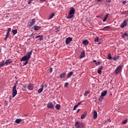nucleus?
<instances>
[{
    "label": "nucleus",
    "mask_w": 128,
    "mask_h": 128,
    "mask_svg": "<svg viewBox=\"0 0 128 128\" xmlns=\"http://www.w3.org/2000/svg\"><path fill=\"white\" fill-rule=\"evenodd\" d=\"M16 84H18V81L16 82V84L12 88V98H14V96L18 94V91L16 90Z\"/></svg>",
    "instance_id": "nucleus-3"
},
{
    "label": "nucleus",
    "mask_w": 128,
    "mask_h": 128,
    "mask_svg": "<svg viewBox=\"0 0 128 128\" xmlns=\"http://www.w3.org/2000/svg\"><path fill=\"white\" fill-rule=\"evenodd\" d=\"M122 70V66L120 65L118 66L114 70L116 74H118Z\"/></svg>",
    "instance_id": "nucleus-4"
},
{
    "label": "nucleus",
    "mask_w": 128,
    "mask_h": 128,
    "mask_svg": "<svg viewBox=\"0 0 128 128\" xmlns=\"http://www.w3.org/2000/svg\"><path fill=\"white\" fill-rule=\"evenodd\" d=\"M34 36V33H32V34H31L30 35V36Z\"/></svg>",
    "instance_id": "nucleus-51"
},
{
    "label": "nucleus",
    "mask_w": 128,
    "mask_h": 128,
    "mask_svg": "<svg viewBox=\"0 0 128 128\" xmlns=\"http://www.w3.org/2000/svg\"><path fill=\"white\" fill-rule=\"evenodd\" d=\"M80 109H78L76 112L77 113L78 112H80Z\"/></svg>",
    "instance_id": "nucleus-49"
},
{
    "label": "nucleus",
    "mask_w": 128,
    "mask_h": 128,
    "mask_svg": "<svg viewBox=\"0 0 128 128\" xmlns=\"http://www.w3.org/2000/svg\"><path fill=\"white\" fill-rule=\"evenodd\" d=\"M86 56V52L84 50L82 51L81 54H80L79 58H84Z\"/></svg>",
    "instance_id": "nucleus-10"
},
{
    "label": "nucleus",
    "mask_w": 128,
    "mask_h": 128,
    "mask_svg": "<svg viewBox=\"0 0 128 128\" xmlns=\"http://www.w3.org/2000/svg\"><path fill=\"white\" fill-rule=\"evenodd\" d=\"M126 24H128V20L126 19L122 22L120 26L122 28H124L126 26Z\"/></svg>",
    "instance_id": "nucleus-7"
},
{
    "label": "nucleus",
    "mask_w": 128,
    "mask_h": 128,
    "mask_svg": "<svg viewBox=\"0 0 128 128\" xmlns=\"http://www.w3.org/2000/svg\"><path fill=\"white\" fill-rule=\"evenodd\" d=\"M22 120V119H16L15 121V122H16V124H20Z\"/></svg>",
    "instance_id": "nucleus-28"
},
{
    "label": "nucleus",
    "mask_w": 128,
    "mask_h": 128,
    "mask_svg": "<svg viewBox=\"0 0 128 128\" xmlns=\"http://www.w3.org/2000/svg\"><path fill=\"white\" fill-rule=\"evenodd\" d=\"M106 94H108V91L104 90L102 92L100 96L99 97L98 100H104V96H106Z\"/></svg>",
    "instance_id": "nucleus-6"
},
{
    "label": "nucleus",
    "mask_w": 128,
    "mask_h": 128,
    "mask_svg": "<svg viewBox=\"0 0 128 128\" xmlns=\"http://www.w3.org/2000/svg\"><path fill=\"white\" fill-rule=\"evenodd\" d=\"M56 110H60V104H56L55 106Z\"/></svg>",
    "instance_id": "nucleus-26"
},
{
    "label": "nucleus",
    "mask_w": 128,
    "mask_h": 128,
    "mask_svg": "<svg viewBox=\"0 0 128 128\" xmlns=\"http://www.w3.org/2000/svg\"><path fill=\"white\" fill-rule=\"evenodd\" d=\"M124 35L125 36H128V33L126 32H125Z\"/></svg>",
    "instance_id": "nucleus-45"
},
{
    "label": "nucleus",
    "mask_w": 128,
    "mask_h": 128,
    "mask_svg": "<svg viewBox=\"0 0 128 128\" xmlns=\"http://www.w3.org/2000/svg\"><path fill=\"white\" fill-rule=\"evenodd\" d=\"M44 86L43 84H42V88H40L38 90V94H40L42 92V90H44Z\"/></svg>",
    "instance_id": "nucleus-15"
},
{
    "label": "nucleus",
    "mask_w": 128,
    "mask_h": 128,
    "mask_svg": "<svg viewBox=\"0 0 128 128\" xmlns=\"http://www.w3.org/2000/svg\"><path fill=\"white\" fill-rule=\"evenodd\" d=\"M74 74V72H70L69 73H68V76H67V78H70V76H72V74Z\"/></svg>",
    "instance_id": "nucleus-19"
},
{
    "label": "nucleus",
    "mask_w": 128,
    "mask_h": 128,
    "mask_svg": "<svg viewBox=\"0 0 128 128\" xmlns=\"http://www.w3.org/2000/svg\"><path fill=\"white\" fill-rule=\"evenodd\" d=\"M124 35H122V38H124Z\"/></svg>",
    "instance_id": "nucleus-54"
},
{
    "label": "nucleus",
    "mask_w": 128,
    "mask_h": 128,
    "mask_svg": "<svg viewBox=\"0 0 128 128\" xmlns=\"http://www.w3.org/2000/svg\"><path fill=\"white\" fill-rule=\"evenodd\" d=\"M12 30L11 28H8L7 31V32H10V31Z\"/></svg>",
    "instance_id": "nucleus-39"
},
{
    "label": "nucleus",
    "mask_w": 128,
    "mask_h": 128,
    "mask_svg": "<svg viewBox=\"0 0 128 128\" xmlns=\"http://www.w3.org/2000/svg\"><path fill=\"white\" fill-rule=\"evenodd\" d=\"M94 62H96V60H93Z\"/></svg>",
    "instance_id": "nucleus-52"
},
{
    "label": "nucleus",
    "mask_w": 128,
    "mask_h": 128,
    "mask_svg": "<svg viewBox=\"0 0 128 128\" xmlns=\"http://www.w3.org/2000/svg\"><path fill=\"white\" fill-rule=\"evenodd\" d=\"M108 17V13L106 14L104 16V18L103 19L102 22H104L106 21V18Z\"/></svg>",
    "instance_id": "nucleus-24"
},
{
    "label": "nucleus",
    "mask_w": 128,
    "mask_h": 128,
    "mask_svg": "<svg viewBox=\"0 0 128 128\" xmlns=\"http://www.w3.org/2000/svg\"><path fill=\"white\" fill-rule=\"evenodd\" d=\"M39 38V40H44V37L42 36H38L35 38Z\"/></svg>",
    "instance_id": "nucleus-23"
},
{
    "label": "nucleus",
    "mask_w": 128,
    "mask_h": 128,
    "mask_svg": "<svg viewBox=\"0 0 128 128\" xmlns=\"http://www.w3.org/2000/svg\"><path fill=\"white\" fill-rule=\"evenodd\" d=\"M108 121L110 122V120H108Z\"/></svg>",
    "instance_id": "nucleus-58"
},
{
    "label": "nucleus",
    "mask_w": 128,
    "mask_h": 128,
    "mask_svg": "<svg viewBox=\"0 0 128 128\" xmlns=\"http://www.w3.org/2000/svg\"><path fill=\"white\" fill-rule=\"evenodd\" d=\"M66 73L64 72L63 74H61L60 76V78H64V76H66Z\"/></svg>",
    "instance_id": "nucleus-25"
},
{
    "label": "nucleus",
    "mask_w": 128,
    "mask_h": 128,
    "mask_svg": "<svg viewBox=\"0 0 128 128\" xmlns=\"http://www.w3.org/2000/svg\"><path fill=\"white\" fill-rule=\"evenodd\" d=\"M80 104H82V102H84V100H82L81 102H80Z\"/></svg>",
    "instance_id": "nucleus-55"
},
{
    "label": "nucleus",
    "mask_w": 128,
    "mask_h": 128,
    "mask_svg": "<svg viewBox=\"0 0 128 128\" xmlns=\"http://www.w3.org/2000/svg\"><path fill=\"white\" fill-rule=\"evenodd\" d=\"M96 18H100V16H96Z\"/></svg>",
    "instance_id": "nucleus-57"
},
{
    "label": "nucleus",
    "mask_w": 128,
    "mask_h": 128,
    "mask_svg": "<svg viewBox=\"0 0 128 128\" xmlns=\"http://www.w3.org/2000/svg\"><path fill=\"white\" fill-rule=\"evenodd\" d=\"M4 64H6L4 63V61L2 62L0 64V68H2V66H4Z\"/></svg>",
    "instance_id": "nucleus-31"
},
{
    "label": "nucleus",
    "mask_w": 128,
    "mask_h": 128,
    "mask_svg": "<svg viewBox=\"0 0 128 128\" xmlns=\"http://www.w3.org/2000/svg\"><path fill=\"white\" fill-rule=\"evenodd\" d=\"M70 42H72V38L71 37H68L66 40V44H70Z\"/></svg>",
    "instance_id": "nucleus-9"
},
{
    "label": "nucleus",
    "mask_w": 128,
    "mask_h": 128,
    "mask_svg": "<svg viewBox=\"0 0 128 128\" xmlns=\"http://www.w3.org/2000/svg\"><path fill=\"white\" fill-rule=\"evenodd\" d=\"M24 116H28V114H24Z\"/></svg>",
    "instance_id": "nucleus-56"
},
{
    "label": "nucleus",
    "mask_w": 128,
    "mask_h": 128,
    "mask_svg": "<svg viewBox=\"0 0 128 128\" xmlns=\"http://www.w3.org/2000/svg\"><path fill=\"white\" fill-rule=\"evenodd\" d=\"M104 69V66H100L98 70V73L99 74H102V70Z\"/></svg>",
    "instance_id": "nucleus-13"
},
{
    "label": "nucleus",
    "mask_w": 128,
    "mask_h": 128,
    "mask_svg": "<svg viewBox=\"0 0 128 128\" xmlns=\"http://www.w3.org/2000/svg\"><path fill=\"white\" fill-rule=\"evenodd\" d=\"M32 50H31L27 52L26 54L20 58V62H26L28 61V60L32 56Z\"/></svg>",
    "instance_id": "nucleus-1"
},
{
    "label": "nucleus",
    "mask_w": 128,
    "mask_h": 128,
    "mask_svg": "<svg viewBox=\"0 0 128 128\" xmlns=\"http://www.w3.org/2000/svg\"><path fill=\"white\" fill-rule=\"evenodd\" d=\"M96 66H100V62H96Z\"/></svg>",
    "instance_id": "nucleus-37"
},
{
    "label": "nucleus",
    "mask_w": 128,
    "mask_h": 128,
    "mask_svg": "<svg viewBox=\"0 0 128 128\" xmlns=\"http://www.w3.org/2000/svg\"><path fill=\"white\" fill-rule=\"evenodd\" d=\"M34 24H36V19L33 18L32 20V22H30L29 25L30 26H34Z\"/></svg>",
    "instance_id": "nucleus-14"
},
{
    "label": "nucleus",
    "mask_w": 128,
    "mask_h": 128,
    "mask_svg": "<svg viewBox=\"0 0 128 128\" xmlns=\"http://www.w3.org/2000/svg\"><path fill=\"white\" fill-rule=\"evenodd\" d=\"M12 32L13 36H15V34H18V30H12Z\"/></svg>",
    "instance_id": "nucleus-27"
},
{
    "label": "nucleus",
    "mask_w": 128,
    "mask_h": 128,
    "mask_svg": "<svg viewBox=\"0 0 128 128\" xmlns=\"http://www.w3.org/2000/svg\"><path fill=\"white\" fill-rule=\"evenodd\" d=\"M122 4H126V0H124L122 2Z\"/></svg>",
    "instance_id": "nucleus-42"
},
{
    "label": "nucleus",
    "mask_w": 128,
    "mask_h": 128,
    "mask_svg": "<svg viewBox=\"0 0 128 128\" xmlns=\"http://www.w3.org/2000/svg\"><path fill=\"white\" fill-rule=\"evenodd\" d=\"M52 68H50V73H52Z\"/></svg>",
    "instance_id": "nucleus-46"
},
{
    "label": "nucleus",
    "mask_w": 128,
    "mask_h": 128,
    "mask_svg": "<svg viewBox=\"0 0 128 128\" xmlns=\"http://www.w3.org/2000/svg\"><path fill=\"white\" fill-rule=\"evenodd\" d=\"M110 26H106L104 27L102 29V30H110Z\"/></svg>",
    "instance_id": "nucleus-20"
},
{
    "label": "nucleus",
    "mask_w": 128,
    "mask_h": 128,
    "mask_svg": "<svg viewBox=\"0 0 128 128\" xmlns=\"http://www.w3.org/2000/svg\"><path fill=\"white\" fill-rule=\"evenodd\" d=\"M6 36H8H8H10V32H6Z\"/></svg>",
    "instance_id": "nucleus-41"
},
{
    "label": "nucleus",
    "mask_w": 128,
    "mask_h": 128,
    "mask_svg": "<svg viewBox=\"0 0 128 128\" xmlns=\"http://www.w3.org/2000/svg\"><path fill=\"white\" fill-rule=\"evenodd\" d=\"M46 0H40V2L42 3L44 2H46Z\"/></svg>",
    "instance_id": "nucleus-43"
},
{
    "label": "nucleus",
    "mask_w": 128,
    "mask_h": 128,
    "mask_svg": "<svg viewBox=\"0 0 128 128\" xmlns=\"http://www.w3.org/2000/svg\"><path fill=\"white\" fill-rule=\"evenodd\" d=\"M47 108H51V110H54V105L52 102H50L47 104Z\"/></svg>",
    "instance_id": "nucleus-8"
},
{
    "label": "nucleus",
    "mask_w": 128,
    "mask_h": 128,
    "mask_svg": "<svg viewBox=\"0 0 128 128\" xmlns=\"http://www.w3.org/2000/svg\"><path fill=\"white\" fill-rule=\"evenodd\" d=\"M12 62V60L11 59H8L6 61L5 64L6 66H8V64H10Z\"/></svg>",
    "instance_id": "nucleus-12"
},
{
    "label": "nucleus",
    "mask_w": 128,
    "mask_h": 128,
    "mask_svg": "<svg viewBox=\"0 0 128 128\" xmlns=\"http://www.w3.org/2000/svg\"><path fill=\"white\" fill-rule=\"evenodd\" d=\"M102 0H97V2H100L102 1Z\"/></svg>",
    "instance_id": "nucleus-50"
},
{
    "label": "nucleus",
    "mask_w": 128,
    "mask_h": 128,
    "mask_svg": "<svg viewBox=\"0 0 128 128\" xmlns=\"http://www.w3.org/2000/svg\"><path fill=\"white\" fill-rule=\"evenodd\" d=\"M118 58H120V56H115L113 58V60H118Z\"/></svg>",
    "instance_id": "nucleus-29"
},
{
    "label": "nucleus",
    "mask_w": 128,
    "mask_h": 128,
    "mask_svg": "<svg viewBox=\"0 0 128 128\" xmlns=\"http://www.w3.org/2000/svg\"><path fill=\"white\" fill-rule=\"evenodd\" d=\"M108 60H112V54H108Z\"/></svg>",
    "instance_id": "nucleus-30"
},
{
    "label": "nucleus",
    "mask_w": 128,
    "mask_h": 128,
    "mask_svg": "<svg viewBox=\"0 0 128 128\" xmlns=\"http://www.w3.org/2000/svg\"><path fill=\"white\" fill-rule=\"evenodd\" d=\"M89 94L90 92H88V91H86L84 94V96H88V94Z\"/></svg>",
    "instance_id": "nucleus-32"
},
{
    "label": "nucleus",
    "mask_w": 128,
    "mask_h": 128,
    "mask_svg": "<svg viewBox=\"0 0 128 128\" xmlns=\"http://www.w3.org/2000/svg\"><path fill=\"white\" fill-rule=\"evenodd\" d=\"M126 122H128V120L126 119L122 121V124H126Z\"/></svg>",
    "instance_id": "nucleus-34"
},
{
    "label": "nucleus",
    "mask_w": 128,
    "mask_h": 128,
    "mask_svg": "<svg viewBox=\"0 0 128 128\" xmlns=\"http://www.w3.org/2000/svg\"><path fill=\"white\" fill-rule=\"evenodd\" d=\"M100 44V43H98V44Z\"/></svg>",
    "instance_id": "nucleus-59"
},
{
    "label": "nucleus",
    "mask_w": 128,
    "mask_h": 128,
    "mask_svg": "<svg viewBox=\"0 0 128 128\" xmlns=\"http://www.w3.org/2000/svg\"><path fill=\"white\" fill-rule=\"evenodd\" d=\"M33 0H29L28 1V4H30L32 3V2Z\"/></svg>",
    "instance_id": "nucleus-40"
},
{
    "label": "nucleus",
    "mask_w": 128,
    "mask_h": 128,
    "mask_svg": "<svg viewBox=\"0 0 128 128\" xmlns=\"http://www.w3.org/2000/svg\"><path fill=\"white\" fill-rule=\"evenodd\" d=\"M28 64V61H26V62L24 64V66H26Z\"/></svg>",
    "instance_id": "nucleus-36"
},
{
    "label": "nucleus",
    "mask_w": 128,
    "mask_h": 128,
    "mask_svg": "<svg viewBox=\"0 0 128 128\" xmlns=\"http://www.w3.org/2000/svg\"><path fill=\"white\" fill-rule=\"evenodd\" d=\"M82 44L84 46H88V44H90V42L88 40H83Z\"/></svg>",
    "instance_id": "nucleus-18"
},
{
    "label": "nucleus",
    "mask_w": 128,
    "mask_h": 128,
    "mask_svg": "<svg viewBox=\"0 0 128 128\" xmlns=\"http://www.w3.org/2000/svg\"><path fill=\"white\" fill-rule=\"evenodd\" d=\"M78 105H75L74 106V110H76V108H78Z\"/></svg>",
    "instance_id": "nucleus-35"
},
{
    "label": "nucleus",
    "mask_w": 128,
    "mask_h": 128,
    "mask_svg": "<svg viewBox=\"0 0 128 128\" xmlns=\"http://www.w3.org/2000/svg\"><path fill=\"white\" fill-rule=\"evenodd\" d=\"M10 100H11L10 98Z\"/></svg>",
    "instance_id": "nucleus-60"
},
{
    "label": "nucleus",
    "mask_w": 128,
    "mask_h": 128,
    "mask_svg": "<svg viewBox=\"0 0 128 128\" xmlns=\"http://www.w3.org/2000/svg\"><path fill=\"white\" fill-rule=\"evenodd\" d=\"M112 2L111 0H108V2Z\"/></svg>",
    "instance_id": "nucleus-53"
},
{
    "label": "nucleus",
    "mask_w": 128,
    "mask_h": 128,
    "mask_svg": "<svg viewBox=\"0 0 128 128\" xmlns=\"http://www.w3.org/2000/svg\"><path fill=\"white\" fill-rule=\"evenodd\" d=\"M34 30H40L42 28L41 26H34Z\"/></svg>",
    "instance_id": "nucleus-17"
},
{
    "label": "nucleus",
    "mask_w": 128,
    "mask_h": 128,
    "mask_svg": "<svg viewBox=\"0 0 128 128\" xmlns=\"http://www.w3.org/2000/svg\"><path fill=\"white\" fill-rule=\"evenodd\" d=\"M28 88L29 90H34V84H29Z\"/></svg>",
    "instance_id": "nucleus-11"
},
{
    "label": "nucleus",
    "mask_w": 128,
    "mask_h": 128,
    "mask_svg": "<svg viewBox=\"0 0 128 128\" xmlns=\"http://www.w3.org/2000/svg\"><path fill=\"white\" fill-rule=\"evenodd\" d=\"M99 38L98 37H96L94 38V42H98Z\"/></svg>",
    "instance_id": "nucleus-33"
},
{
    "label": "nucleus",
    "mask_w": 128,
    "mask_h": 128,
    "mask_svg": "<svg viewBox=\"0 0 128 128\" xmlns=\"http://www.w3.org/2000/svg\"><path fill=\"white\" fill-rule=\"evenodd\" d=\"M8 37L7 36H6V37L4 38V40H8Z\"/></svg>",
    "instance_id": "nucleus-47"
},
{
    "label": "nucleus",
    "mask_w": 128,
    "mask_h": 128,
    "mask_svg": "<svg viewBox=\"0 0 128 128\" xmlns=\"http://www.w3.org/2000/svg\"><path fill=\"white\" fill-rule=\"evenodd\" d=\"M86 112L85 113H84L81 115L80 118L82 120H84V118H86Z\"/></svg>",
    "instance_id": "nucleus-22"
},
{
    "label": "nucleus",
    "mask_w": 128,
    "mask_h": 128,
    "mask_svg": "<svg viewBox=\"0 0 128 128\" xmlns=\"http://www.w3.org/2000/svg\"><path fill=\"white\" fill-rule=\"evenodd\" d=\"M74 12H76V9L72 7L68 14V16H67V18L70 19V18H74Z\"/></svg>",
    "instance_id": "nucleus-2"
},
{
    "label": "nucleus",
    "mask_w": 128,
    "mask_h": 128,
    "mask_svg": "<svg viewBox=\"0 0 128 128\" xmlns=\"http://www.w3.org/2000/svg\"><path fill=\"white\" fill-rule=\"evenodd\" d=\"M68 82H66L64 84L65 88H68Z\"/></svg>",
    "instance_id": "nucleus-38"
},
{
    "label": "nucleus",
    "mask_w": 128,
    "mask_h": 128,
    "mask_svg": "<svg viewBox=\"0 0 128 128\" xmlns=\"http://www.w3.org/2000/svg\"><path fill=\"white\" fill-rule=\"evenodd\" d=\"M44 86H45V88H48V84H45Z\"/></svg>",
    "instance_id": "nucleus-48"
},
{
    "label": "nucleus",
    "mask_w": 128,
    "mask_h": 128,
    "mask_svg": "<svg viewBox=\"0 0 128 128\" xmlns=\"http://www.w3.org/2000/svg\"><path fill=\"white\" fill-rule=\"evenodd\" d=\"M75 126L76 128H84V123L82 122H76Z\"/></svg>",
    "instance_id": "nucleus-5"
},
{
    "label": "nucleus",
    "mask_w": 128,
    "mask_h": 128,
    "mask_svg": "<svg viewBox=\"0 0 128 128\" xmlns=\"http://www.w3.org/2000/svg\"><path fill=\"white\" fill-rule=\"evenodd\" d=\"M93 117L94 120H96V118H98V112L94 110L93 113Z\"/></svg>",
    "instance_id": "nucleus-16"
},
{
    "label": "nucleus",
    "mask_w": 128,
    "mask_h": 128,
    "mask_svg": "<svg viewBox=\"0 0 128 128\" xmlns=\"http://www.w3.org/2000/svg\"><path fill=\"white\" fill-rule=\"evenodd\" d=\"M54 16V13H52L48 16V20H52Z\"/></svg>",
    "instance_id": "nucleus-21"
},
{
    "label": "nucleus",
    "mask_w": 128,
    "mask_h": 128,
    "mask_svg": "<svg viewBox=\"0 0 128 128\" xmlns=\"http://www.w3.org/2000/svg\"><path fill=\"white\" fill-rule=\"evenodd\" d=\"M80 104H82V103H80V102H78V104H76V105L78 106H80Z\"/></svg>",
    "instance_id": "nucleus-44"
}]
</instances>
